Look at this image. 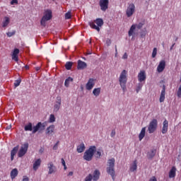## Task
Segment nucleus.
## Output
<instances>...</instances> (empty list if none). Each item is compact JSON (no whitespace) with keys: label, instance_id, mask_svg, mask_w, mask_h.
Returning <instances> with one entry per match:
<instances>
[{"label":"nucleus","instance_id":"1","mask_svg":"<svg viewBox=\"0 0 181 181\" xmlns=\"http://www.w3.org/2000/svg\"><path fill=\"white\" fill-rule=\"evenodd\" d=\"M106 171L108 175L112 176V180H115V158H111L107 160Z\"/></svg>","mask_w":181,"mask_h":181},{"label":"nucleus","instance_id":"2","mask_svg":"<svg viewBox=\"0 0 181 181\" xmlns=\"http://www.w3.org/2000/svg\"><path fill=\"white\" fill-rule=\"evenodd\" d=\"M127 74H128V72L127 71V70L124 69L119 77V86L123 90V93H125V91H127V81H128Z\"/></svg>","mask_w":181,"mask_h":181},{"label":"nucleus","instance_id":"3","mask_svg":"<svg viewBox=\"0 0 181 181\" xmlns=\"http://www.w3.org/2000/svg\"><path fill=\"white\" fill-rule=\"evenodd\" d=\"M97 151V147L95 146H91L89 147L88 150H86L83 154L84 160H87V162H90L93 160V156H94V153Z\"/></svg>","mask_w":181,"mask_h":181},{"label":"nucleus","instance_id":"4","mask_svg":"<svg viewBox=\"0 0 181 181\" xmlns=\"http://www.w3.org/2000/svg\"><path fill=\"white\" fill-rule=\"evenodd\" d=\"M53 18V12L50 9H46L44 11V15L40 21L41 26H46V22L50 21Z\"/></svg>","mask_w":181,"mask_h":181},{"label":"nucleus","instance_id":"5","mask_svg":"<svg viewBox=\"0 0 181 181\" xmlns=\"http://www.w3.org/2000/svg\"><path fill=\"white\" fill-rule=\"evenodd\" d=\"M88 25L92 29H95L97 32H100V28L104 25V21L103 18H96L94 21H90Z\"/></svg>","mask_w":181,"mask_h":181},{"label":"nucleus","instance_id":"6","mask_svg":"<svg viewBox=\"0 0 181 181\" xmlns=\"http://www.w3.org/2000/svg\"><path fill=\"white\" fill-rule=\"evenodd\" d=\"M158 128V120L156 119H153L151 122H150L148 131V134H153L156 129Z\"/></svg>","mask_w":181,"mask_h":181},{"label":"nucleus","instance_id":"7","mask_svg":"<svg viewBox=\"0 0 181 181\" xmlns=\"http://www.w3.org/2000/svg\"><path fill=\"white\" fill-rule=\"evenodd\" d=\"M28 148H29V144L28 143L24 144L21 147L18 153V158H23V156H25V155H26V153L28 152Z\"/></svg>","mask_w":181,"mask_h":181},{"label":"nucleus","instance_id":"8","mask_svg":"<svg viewBox=\"0 0 181 181\" xmlns=\"http://www.w3.org/2000/svg\"><path fill=\"white\" fill-rule=\"evenodd\" d=\"M135 13V4H129L127 10H126V15L127 18H131Z\"/></svg>","mask_w":181,"mask_h":181},{"label":"nucleus","instance_id":"9","mask_svg":"<svg viewBox=\"0 0 181 181\" xmlns=\"http://www.w3.org/2000/svg\"><path fill=\"white\" fill-rule=\"evenodd\" d=\"M110 4V1L108 0H100L99 1V5L100 6V9L103 11V12H105L107 9H108V5Z\"/></svg>","mask_w":181,"mask_h":181},{"label":"nucleus","instance_id":"10","mask_svg":"<svg viewBox=\"0 0 181 181\" xmlns=\"http://www.w3.org/2000/svg\"><path fill=\"white\" fill-rule=\"evenodd\" d=\"M61 106H62V97L57 96L55 103L54 105V112H57V111L60 110Z\"/></svg>","mask_w":181,"mask_h":181},{"label":"nucleus","instance_id":"11","mask_svg":"<svg viewBox=\"0 0 181 181\" xmlns=\"http://www.w3.org/2000/svg\"><path fill=\"white\" fill-rule=\"evenodd\" d=\"M137 78L139 83H145L146 81V72H145L144 70L140 71V72L138 74Z\"/></svg>","mask_w":181,"mask_h":181},{"label":"nucleus","instance_id":"12","mask_svg":"<svg viewBox=\"0 0 181 181\" xmlns=\"http://www.w3.org/2000/svg\"><path fill=\"white\" fill-rule=\"evenodd\" d=\"M19 53L20 50L18 48L13 49V53L11 54V59L14 60V62H19Z\"/></svg>","mask_w":181,"mask_h":181},{"label":"nucleus","instance_id":"13","mask_svg":"<svg viewBox=\"0 0 181 181\" xmlns=\"http://www.w3.org/2000/svg\"><path fill=\"white\" fill-rule=\"evenodd\" d=\"M95 80L94 78H89L88 83L86 85V90H88V91H90V90H93V88H94V86H95V83L94 82Z\"/></svg>","mask_w":181,"mask_h":181},{"label":"nucleus","instance_id":"14","mask_svg":"<svg viewBox=\"0 0 181 181\" xmlns=\"http://www.w3.org/2000/svg\"><path fill=\"white\" fill-rule=\"evenodd\" d=\"M165 67H166V62L165 60H161L159 62L158 66H157L158 73H162V71H163V70H165Z\"/></svg>","mask_w":181,"mask_h":181},{"label":"nucleus","instance_id":"15","mask_svg":"<svg viewBox=\"0 0 181 181\" xmlns=\"http://www.w3.org/2000/svg\"><path fill=\"white\" fill-rule=\"evenodd\" d=\"M40 165H42V159L40 158H37L36 159L33 165V170H35V172H36V170H37V169H39V168H40Z\"/></svg>","mask_w":181,"mask_h":181},{"label":"nucleus","instance_id":"16","mask_svg":"<svg viewBox=\"0 0 181 181\" xmlns=\"http://www.w3.org/2000/svg\"><path fill=\"white\" fill-rule=\"evenodd\" d=\"M166 95V86L165 85L163 86V89L161 90L159 101L160 103H163L165 101V96Z\"/></svg>","mask_w":181,"mask_h":181},{"label":"nucleus","instance_id":"17","mask_svg":"<svg viewBox=\"0 0 181 181\" xmlns=\"http://www.w3.org/2000/svg\"><path fill=\"white\" fill-rule=\"evenodd\" d=\"M40 128H42V129H45V125L42 124V122H38L35 126L33 128V134H36Z\"/></svg>","mask_w":181,"mask_h":181},{"label":"nucleus","instance_id":"18","mask_svg":"<svg viewBox=\"0 0 181 181\" xmlns=\"http://www.w3.org/2000/svg\"><path fill=\"white\" fill-rule=\"evenodd\" d=\"M87 68V64L81 60L78 61V70H84V69Z\"/></svg>","mask_w":181,"mask_h":181},{"label":"nucleus","instance_id":"19","mask_svg":"<svg viewBox=\"0 0 181 181\" xmlns=\"http://www.w3.org/2000/svg\"><path fill=\"white\" fill-rule=\"evenodd\" d=\"M168 128H169V122L165 119L163 123V128L161 130L162 134H166V132H168Z\"/></svg>","mask_w":181,"mask_h":181},{"label":"nucleus","instance_id":"20","mask_svg":"<svg viewBox=\"0 0 181 181\" xmlns=\"http://www.w3.org/2000/svg\"><path fill=\"white\" fill-rule=\"evenodd\" d=\"M19 150V146H16L14 147L11 151V160H13L15 158V155L18 153V151Z\"/></svg>","mask_w":181,"mask_h":181},{"label":"nucleus","instance_id":"21","mask_svg":"<svg viewBox=\"0 0 181 181\" xmlns=\"http://www.w3.org/2000/svg\"><path fill=\"white\" fill-rule=\"evenodd\" d=\"M47 166H48V169H49L48 175H52V173H54L56 167L54 166L53 163H52V162L49 163L47 164Z\"/></svg>","mask_w":181,"mask_h":181},{"label":"nucleus","instance_id":"22","mask_svg":"<svg viewBox=\"0 0 181 181\" xmlns=\"http://www.w3.org/2000/svg\"><path fill=\"white\" fill-rule=\"evenodd\" d=\"M54 124H52L49 127H48L46 129V134L47 135H52L53 132H54Z\"/></svg>","mask_w":181,"mask_h":181},{"label":"nucleus","instance_id":"23","mask_svg":"<svg viewBox=\"0 0 181 181\" xmlns=\"http://www.w3.org/2000/svg\"><path fill=\"white\" fill-rule=\"evenodd\" d=\"M76 151L78 153H82V152H84V151H86V145H84V143H81L80 145H78Z\"/></svg>","mask_w":181,"mask_h":181},{"label":"nucleus","instance_id":"24","mask_svg":"<svg viewBox=\"0 0 181 181\" xmlns=\"http://www.w3.org/2000/svg\"><path fill=\"white\" fill-rule=\"evenodd\" d=\"M176 177V167H172L171 170L169 172V177L170 179H173V177Z\"/></svg>","mask_w":181,"mask_h":181},{"label":"nucleus","instance_id":"25","mask_svg":"<svg viewBox=\"0 0 181 181\" xmlns=\"http://www.w3.org/2000/svg\"><path fill=\"white\" fill-rule=\"evenodd\" d=\"M92 179L93 181H97L100 179V170H95L93 172V175L92 176Z\"/></svg>","mask_w":181,"mask_h":181},{"label":"nucleus","instance_id":"26","mask_svg":"<svg viewBox=\"0 0 181 181\" xmlns=\"http://www.w3.org/2000/svg\"><path fill=\"white\" fill-rule=\"evenodd\" d=\"M19 173V171H18L17 168H14L11 170V177L12 179V180H13V179H15V177H16V176H18Z\"/></svg>","mask_w":181,"mask_h":181},{"label":"nucleus","instance_id":"27","mask_svg":"<svg viewBox=\"0 0 181 181\" xmlns=\"http://www.w3.org/2000/svg\"><path fill=\"white\" fill-rule=\"evenodd\" d=\"M145 134H146V128L143 127L140 134H139V141H141L143 138H145Z\"/></svg>","mask_w":181,"mask_h":181},{"label":"nucleus","instance_id":"28","mask_svg":"<svg viewBox=\"0 0 181 181\" xmlns=\"http://www.w3.org/2000/svg\"><path fill=\"white\" fill-rule=\"evenodd\" d=\"M155 155H156V150H151V151L147 153V158L148 159H153Z\"/></svg>","mask_w":181,"mask_h":181},{"label":"nucleus","instance_id":"29","mask_svg":"<svg viewBox=\"0 0 181 181\" xmlns=\"http://www.w3.org/2000/svg\"><path fill=\"white\" fill-rule=\"evenodd\" d=\"M138 166L136 165V160L133 161V163L130 165L129 170L130 172H135L137 169Z\"/></svg>","mask_w":181,"mask_h":181},{"label":"nucleus","instance_id":"30","mask_svg":"<svg viewBox=\"0 0 181 181\" xmlns=\"http://www.w3.org/2000/svg\"><path fill=\"white\" fill-rule=\"evenodd\" d=\"M24 131H33V124H32V122H29L24 127Z\"/></svg>","mask_w":181,"mask_h":181},{"label":"nucleus","instance_id":"31","mask_svg":"<svg viewBox=\"0 0 181 181\" xmlns=\"http://www.w3.org/2000/svg\"><path fill=\"white\" fill-rule=\"evenodd\" d=\"M93 94L95 97H98L101 94V88H95L93 90Z\"/></svg>","mask_w":181,"mask_h":181},{"label":"nucleus","instance_id":"32","mask_svg":"<svg viewBox=\"0 0 181 181\" xmlns=\"http://www.w3.org/2000/svg\"><path fill=\"white\" fill-rule=\"evenodd\" d=\"M135 29H136V25H132L128 32V35L129 37L132 36L134 35V32H135Z\"/></svg>","mask_w":181,"mask_h":181},{"label":"nucleus","instance_id":"33","mask_svg":"<svg viewBox=\"0 0 181 181\" xmlns=\"http://www.w3.org/2000/svg\"><path fill=\"white\" fill-rule=\"evenodd\" d=\"M142 87H144V82H139L137 83L136 88V93L138 94L139 91L142 90Z\"/></svg>","mask_w":181,"mask_h":181},{"label":"nucleus","instance_id":"34","mask_svg":"<svg viewBox=\"0 0 181 181\" xmlns=\"http://www.w3.org/2000/svg\"><path fill=\"white\" fill-rule=\"evenodd\" d=\"M74 79L71 77H68L64 82L65 87H69L70 86V83L73 82Z\"/></svg>","mask_w":181,"mask_h":181},{"label":"nucleus","instance_id":"35","mask_svg":"<svg viewBox=\"0 0 181 181\" xmlns=\"http://www.w3.org/2000/svg\"><path fill=\"white\" fill-rule=\"evenodd\" d=\"M71 67H73V62H67L65 64V68L66 70H71Z\"/></svg>","mask_w":181,"mask_h":181},{"label":"nucleus","instance_id":"36","mask_svg":"<svg viewBox=\"0 0 181 181\" xmlns=\"http://www.w3.org/2000/svg\"><path fill=\"white\" fill-rule=\"evenodd\" d=\"M5 21L3 22V28H6L8 25H9V18L8 17L4 18Z\"/></svg>","mask_w":181,"mask_h":181},{"label":"nucleus","instance_id":"37","mask_svg":"<svg viewBox=\"0 0 181 181\" xmlns=\"http://www.w3.org/2000/svg\"><path fill=\"white\" fill-rule=\"evenodd\" d=\"M22 80L21 78H18L14 81V87H19L21 86Z\"/></svg>","mask_w":181,"mask_h":181},{"label":"nucleus","instance_id":"38","mask_svg":"<svg viewBox=\"0 0 181 181\" xmlns=\"http://www.w3.org/2000/svg\"><path fill=\"white\" fill-rule=\"evenodd\" d=\"M133 25H135L137 29H142V28H144V25H145V23H139L138 24H133Z\"/></svg>","mask_w":181,"mask_h":181},{"label":"nucleus","instance_id":"39","mask_svg":"<svg viewBox=\"0 0 181 181\" xmlns=\"http://www.w3.org/2000/svg\"><path fill=\"white\" fill-rule=\"evenodd\" d=\"M156 54H158V49L156 47L153 48V52H152V57L154 59V57H156Z\"/></svg>","mask_w":181,"mask_h":181},{"label":"nucleus","instance_id":"40","mask_svg":"<svg viewBox=\"0 0 181 181\" xmlns=\"http://www.w3.org/2000/svg\"><path fill=\"white\" fill-rule=\"evenodd\" d=\"M49 121L51 123L56 121V117H54V115H50Z\"/></svg>","mask_w":181,"mask_h":181},{"label":"nucleus","instance_id":"41","mask_svg":"<svg viewBox=\"0 0 181 181\" xmlns=\"http://www.w3.org/2000/svg\"><path fill=\"white\" fill-rule=\"evenodd\" d=\"M93 180V175L89 174L88 176L86 177L84 181H92Z\"/></svg>","mask_w":181,"mask_h":181},{"label":"nucleus","instance_id":"42","mask_svg":"<svg viewBox=\"0 0 181 181\" xmlns=\"http://www.w3.org/2000/svg\"><path fill=\"white\" fill-rule=\"evenodd\" d=\"M61 163H62V166H64V170H66L67 166L66 165V161L64 160V158L61 159Z\"/></svg>","mask_w":181,"mask_h":181},{"label":"nucleus","instance_id":"43","mask_svg":"<svg viewBox=\"0 0 181 181\" xmlns=\"http://www.w3.org/2000/svg\"><path fill=\"white\" fill-rule=\"evenodd\" d=\"M65 19H71V12H67L65 14Z\"/></svg>","mask_w":181,"mask_h":181},{"label":"nucleus","instance_id":"44","mask_svg":"<svg viewBox=\"0 0 181 181\" xmlns=\"http://www.w3.org/2000/svg\"><path fill=\"white\" fill-rule=\"evenodd\" d=\"M15 33H16V31H13V32H8L6 33L8 37H12V36H13L15 35Z\"/></svg>","mask_w":181,"mask_h":181},{"label":"nucleus","instance_id":"45","mask_svg":"<svg viewBox=\"0 0 181 181\" xmlns=\"http://www.w3.org/2000/svg\"><path fill=\"white\" fill-rule=\"evenodd\" d=\"M141 37H145L146 36V30H143L140 33Z\"/></svg>","mask_w":181,"mask_h":181},{"label":"nucleus","instance_id":"46","mask_svg":"<svg viewBox=\"0 0 181 181\" xmlns=\"http://www.w3.org/2000/svg\"><path fill=\"white\" fill-rule=\"evenodd\" d=\"M59 144H60V141H57L54 145V146H53V150L54 151H57V148H58V146H59Z\"/></svg>","mask_w":181,"mask_h":181},{"label":"nucleus","instance_id":"47","mask_svg":"<svg viewBox=\"0 0 181 181\" xmlns=\"http://www.w3.org/2000/svg\"><path fill=\"white\" fill-rule=\"evenodd\" d=\"M95 158L100 159V158H101V152L97 151V153H95Z\"/></svg>","mask_w":181,"mask_h":181},{"label":"nucleus","instance_id":"48","mask_svg":"<svg viewBox=\"0 0 181 181\" xmlns=\"http://www.w3.org/2000/svg\"><path fill=\"white\" fill-rule=\"evenodd\" d=\"M106 45H107V46H110L111 45V40L110 39H107L106 40Z\"/></svg>","mask_w":181,"mask_h":181},{"label":"nucleus","instance_id":"49","mask_svg":"<svg viewBox=\"0 0 181 181\" xmlns=\"http://www.w3.org/2000/svg\"><path fill=\"white\" fill-rule=\"evenodd\" d=\"M110 136H111L112 138H114V136H115V130H112Z\"/></svg>","mask_w":181,"mask_h":181},{"label":"nucleus","instance_id":"50","mask_svg":"<svg viewBox=\"0 0 181 181\" xmlns=\"http://www.w3.org/2000/svg\"><path fill=\"white\" fill-rule=\"evenodd\" d=\"M122 59H128V54H127V52H125L123 54Z\"/></svg>","mask_w":181,"mask_h":181},{"label":"nucleus","instance_id":"51","mask_svg":"<svg viewBox=\"0 0 181 181\" xmlns=\"http://www.w3.org/2000/svg\"><path fill=\"white\" fill-rule=\"evenodd\" d=\"M11 5H13L14 4H18V0H12L11 1Z\"/></svg>","mask_w":181,"mask_h":181},{"label":"nucleus","instance_id":"52","mask_svg":"<svg viewBox=\"0 0 181 181\" xmlns=\"http://www.w3.org/2000/svg\"><path fill=\"white\" fill-rule=\"evenodd\" d=\"M149 181H158V180H156V177H152L149 180Z\"/></svg>","mask_w":181,"mask_h":181},{"label":"nucleus","instance_id":"53","mask_svg":"<svg viewBox=\"0 0 181 181\" xmlns=\"http://www.w3.org/2000/svg\"><path fill=\"white\" fill-rule=\"evenodd\" d=\"M115 54H118V49H117V45H115Z\"/></svg>","mask_w":181,"mask_h":181},{"label":"nucleus","instance_id":"54","mask_svg":"<svg viewBox=\"0 0 181 181\" xmlns=\"http://www.w3.org/2000/svg\"><path fill=\"white\" fill-rule=\"evenodd\" d=\"M35 70H36V71H39V70H40V66H37L35 68Z\"/></svg>","mask_w":181,"mask_h":181},{"label":"nucleus","instance_id":"55","mask_svg":"<svg viewBox=\"0 0 181 181\" xmlns=\"http://www.w3.org/2000/svg\"><path fill=\"white\" fill-rule=\"evenodd\" d=\"M68 176H73V172H69L68 174Z\"/></svg>","mask_w":181,"mask_h":181},{"label":"nucleus","instance_id":"56","mask_svg":"<svg viewBox=\"0 0 181 181\" xmlns=\"http://www.w3.org/2000/svg\"><path fill=\"white\" fill-rule=\"evenodd\" d=\"M175 43L173 44V45L170 47V50H172V49H173L174 46H175Z\"/></svg>","mask_w":181,"mask_h":181},{"label":"nucleus","instance_id":"57","mask_svg":"<svg viewBox=\"0 0 181 181\" xmlns=\"http://www.w3.org/2000/svg\"><path fill=\"white\" fill-rule=\"evenodd\" d=\"M25 69L26 70H29V66H28V65H26V66H25Z\"/></svg>","mask_w":181,"mask_h":181},{"label":"nucleus","instance_id":"58","mask_svg":"<svg viewBox=\"0 0 181 181\" xmlns=\"http://www.w3.org/2000/svg\"><path fill=\"white\" fill-rule=\"evenodd\" d=\"M11 127L9 126V127H7V129H11Z\"/></svg>","mask_w":181,"mask_h":181}]
</instances>
